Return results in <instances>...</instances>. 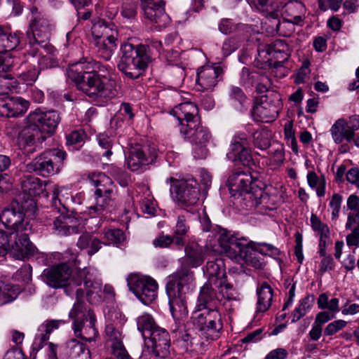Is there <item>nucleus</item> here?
Listing matches in <instances>:
<instances>
[{
	"label": "nucleus",
	"instance_id": "nucleus-30",
	"mask_svg": "<svg viewBox=\"0 0 359 359\" xmlns=\"http://www.w3.org/2000/svg\"><path fill=\"white\" fill-rule=\"evenodd\" d=\"M197 243H191L185 248V256L182 258V265L196 268L202 264L206 251Z\"/></svg>",
	"mask_w": 359,
	"mask_h": 359
},
{
	"label": "nucleus",
	"instance_id": "nucleus-54",
	"mask_svg": "<svg viewBox=\"0 0 359 359\" xmlns=\"http://www.w3.org/2000/svg\"><path fill=\"white\" fill-rule=\"evenodd\" d=\"M104 238L110 243L118 244L122 243L126 236L124 232L119 229H107L104 231Z\"/></svg>",
	"mask_w": 359,
	"mask_h": 359
},
{
	"label": "nucleus",
	"instance_id": "nucleus-16",
	"mask_svg": "<svg viewBox=\"0 0 359 359\" xmlns=\"http://www.w3.org/2000/svg\"><path fill=\"white\" fill-rule=\"evenodd\" d=\"M59 188L55 187L53 197V207L49 212V219L53 220V230L59 235L66 236L74 231V228L69 224L72 219L65 213L66 208L62 205V208H57V203L60 204V200L58 198Z\"/></svg>",
	"mask_w": 359,
	"mask_h": 359
},
{
	"label": "nucleus",
	"instance_id": "nucleus-47",
	"mask_svg": "<svg viewBox=\"0 0 359 359\" xmlns=\"http://www.w3.org/2000/svg\"><path fill=\"white\" fill-rule=\"evenodd\" d=\"M107 344L111 348V354H113L117 358L132 359L126 350L121 337L116 339V340L114 339L111 341H109Z\"/></svg>",
	"mask_w": 359,
	"mask_h": 359
},
{
	"label": "nucleus",
	"instance_id": "nucleus-26",
	"mask_svg": "<svg viewBox=\"0 0 359 359\" xmlns=\"http://www.w3.org/2000/svg\"><path fill=\"white\" fill-rule=\"evenodd\" d=\"M88 318H86L81 320H74L72 329L77 338L90 342L94 341L97 335V331L95 326L96 318L91 310L88 311Z\"/></svg>",
	"mask_w": 359,
	"mask_h": 359
},
{
	"label": "nucleus",
	"instance_id": "nucleus-5",
	"mask_svg": "<svg viewBox=\"0 0 359 359\" xmlns=\"http://www.w3.org/2000/svg\"><path fill=\"white\" fill-rule=\"evenodd\" d=\"M282 105L281 96L278 92H268L257 99L251 114L256 121L271 122L278 117Z\"/></svg>",
	"mask_w": 359,
	"mask_h": 359
},
{
	"label": "nucleus",
	"instance_id": "nucleus-13",
	"mask_svg": "<svg viewBox=\"0 0 359 359\" xmlns=\"http://www.w3.org/2000/svg\"><path fill=\"white\" fill-rule=\"evenodd\" d=\"M71 267L66 262L53 265L43 271L44 280L53 288H75L72 279L74 274Z\"/></svg>",
	"mask_w": 359,
	"mask_h": 359
},
{
	"label": "nucleus",
	"instance_id": "nucleus-35",
	"mask_svg": "<svg viewBox=\"0 0 359 359\" xmlns=\"http://www.w3.org/2000/svg\"><path fill=\"white\" fill-rule=\"evenodd\" d=\"M21 189L31 197L39 196L45 190V184L37 177L25 175L21 179Z\"/></svg>",
	"mask_w": 359,
	"mask_h": 359
},
{
	"label": "nucleus",
	"instance_id": "nucleus-53",
	"mask_svg": "<svg viewBox=\"0 0 359 359\" xmlns=\"http://www.w3.org/2000/svg\"><path fill=\"white\" fill-rule=\"evenodd\" d=\"M4 72L0 69V95L8 94L13 86V77L11 74Z\"/></svg>",
	"mask_w": 359,
	"mask_h": 359
},
{
	"label": "nucleus",
	"instance_id": "nucleus-28",
	"mask_svg": "<svg viewBox=\"0 0 359 359\" xmlns=\"http://www.w3.org/2000/svg\"><path fill=\"white\" fill-rule=\"evenodd\" d=\"M24 214L14 209H5L0 214L1 222L7 228L15 232L26 231L27 223L25 222Z\"/></svg>",
	"mask_w": 359,
	"mask_h": 359
},
{
	"label": "nucleus",
	"instance_id": "nucleus-50",
	"mask_svg": "<svg viewBox=\"0 0 359 359\" xmlns=\"http://www.w3.org/2000/svg\"><path fill=\"white\" fill-rule=\"evenodd\" d=\"M311 224L312 229L318 233L320 238L330 236V231L327 225L323 223L320 218L315 214L311 215Z\"/></svg>",
	"mask_w": 359,
	"mask_h": 359
},
{
	"label": "nucleus",
	"instance_id": "nucleus-23",
	"mask_svg": "<svg viewBox=\"0 0 359 359\" xmlns=\"http://www.w3.org/2000/svg\"><path fill=\"white\" fill-rule=\"evenodd\" d=\"M28 121L36 125L41 130L48 134H53L60 122L59 113L55 110L42 111L36 109L29 114Z\"/></svg>",
	"mask_w": 359,
	"mask_h": 359
},
{
	"label": "nucleus",
	"instance_id": "nucleus-18",
	"mask_svg": "<svg viewBox=\"0 0 359 359\" xmlns=\"http://www.w3.org/2000/svg\"><path fill=\"white\" fill-rule=\"evenodd\" d=\"M231 150L227 154L228 158L233 161H238L243 165L249 166L252 161L251 150L249 148L248 135L243 132L236 133L231 142Z\"/></svg>",
	"mask_w": 359,
	"mask_h": 359
},
{
	"label": "nucleus",
	"instance_id": "nucleus-58",
	"mask_svg": "<svg viewBox=\"0 0 359 359\" xmlns=\"http://www.w3.org/2000/svg\"><path fill=\"white\" fill-rule=\"evenodd\" d=\"M189 230V226L184 215H179L174 229V235L186 236Z\"/></svg>",
	"mask_w": 359,
	"mask_h": 359
},
{
	"label": "nucleus",
	"instance_id": "nucleus-11",
	"mask_svg": "<svg viewBox=\"0 0 359 359\" xmlns=\"http://www.w3.org/2000/svg\"><path fill=\"white\" fill-rule=\"evenodd\" d=\"M180 132L194 146V153L196 158H205L207 156L206 146L210 142L212 135L209 130L201 125V120H199L198 126L195 127H186L182 125L180 128Z\"/></svg>",
	"mask_w": 359,
	"mask_h": 359
},
{
	"label": "nucleus",
	"instance_id": "nucleus-1",
	"mask_svg": "<svg viewBox=\"0 0 359 359\" xmlns=\"http://www.w3.org/2000/svg\"><path fill=\"white\" fill-rule=\"evenodd\" d=\"M102 68L100 62L90 58L72 65L67 75L77 89L89 97L111 99L118 94L116 83L100 74Z\"/></svg>",
	"mask_w": 359,
	"mask_h": 359
},
{
	"label": "nucleus",
	"instance_id": "nucleus-45",
	"mask_svg": "<svg viewBox=\"0 0 359 359\" xmlns=\"http://www.w3.org/2000/svg\"><path fill=\"white\" fill-rule=\"evenodd\" d=\"M314 300L313 295H308L302 299L299 306L293 311L292 322L296 323L304 316L307 311L313 306Z\"/></svg>",
	"mask_w": 359,
	"mask_h": 359
},
{
	"label": "nucleus",
	"instance_id": "nucleus-12",
	"mask_svg": "<svg viewBox=\"0 0 359 359\" xmlns=\"http://www.w3.org/2000/svg\"><path fill=\"white\" fill-rule=\"evenodd\" d=\"M127 283L130 290L144 304L151 303L157 297L158 284L151 277L130 274Z\"/></svg>",
	"mask_w": 359,
	"mask_h": 359
},
{
	"label": "nucleus",
	"instance_id": "nucleus-59",
	"mask_svg": "<svg viewBox=\"0 0 359 359\" xmlns=\"http://www.w3.org/2000/svg\"><path fill=\"white\" fill-rule=\"evenodd\" d=\"M39 69L54 68L58 66L57 60L53 55H43L38 62Z\"/></svg>",
	"mask_w": 359,
	"mask_h": 359
},
{
	"label": "nucleus",
	"instance_id": "nucleus-14",
	"mask_svg": "<svg viewBox=\"0 0 359 359\" xmlns=\"http://www.w3.org/2000/svg\"><path fill=\"white\" fill-rule=\"evenodd\" d=\"M173 182L170 191L180 203L187 205H194L199 201L200 191L198 184L194 178L175 180L169 179Z\"/></svg>",
	"mask_w": 359,
	"mask_h": 359
},
{
	"label": "nucleus",
	"instance_id": "nucleus-55",
	"mask_svg": "<svg viewBox=\"0 0 359 359\" xmlns=\"http://www.w3.org/2000/svg\"><path fill=\"white\" fill-rule=\"evenodd\" d=\"M240 24H236L231 20L224 18L219 23V30L224 34H230L235 32L239 27Z\"/></svg>",
	"mask_w": 359,
	"mask_h": 359
},
{
	"label": "nucleus",
	"instance_id": "nucleus-31",
	"mask_svg": "<svg viewBox=\"0 0 359 359\" xmlns=\"http://www.w3.org/2000/svg\"><path fill=\"white\" fill-rule=\"evenodd\" d=\"M169 299L170 311L173 317L184 318L188 311L187 307L186 292L166 291Z\"/></svg>",
	"mask_w": 359,
	"mask_h": 359
},
{
	"label": "nucleus",
	"instance_id": "nucleus-64",
	"mask_svg": "<svg viewBox=\"0 0 359 359\" xmlns=\"http://www.w3.org/2000/svg\"><path fill=\"white\" fill-rule=\"evenodd\" d=\"M309 62H304L298 70L295 77V82L297 83H303L309 78L311 72L309 68Z\"/></svg>",
	"mask_w": 359,
	"mask_h": 359
},
{
	"label": "nucleus",
	"instance_id": "nucleus-49",
	"mask_svg": "<svg viewBox=\"0 0 359 359\" xmlns=\"http://www.w3.org/2000/svg\"><path fill=\"white\" fill-rule=\"evenodd\" d=\"M98 144L101 151L99 154L105 156L110 157L112 154L111 148L113 146L112 140L105 134H100L97 137Z\"/></svg>",
	"mask_w": 359,
	"mask_h": 359
},
{
	"label": "nucleus",
	"instance_id": "nucleus-40",
	"mask_svg": "<svg viewBox=\"0 0 359 359\" xmlns=\"http://www.w3.org/2000/svg\"><path fill=\"white\" fill-rule=\"evenodd\" d=\"M20 43V34L5 32L0 27V53L14 50Z\"/></svg>",
	"mask_w": 359,
	"mask_h": 359
},
{
	"label": "nucleus",
	"instance_id": "nucleus-61",
	"mask_svg": "<svg viewBox=\"0 0 359 359\" xmlns=\"http://www.w3.org/2000/svg\"><path fill=\"white\" fill-rule=\"evenodd\" d=\"M258 77V74L252 72L249 68L243 67L241 72V82L244 85L252 84Z\"/></svg>",
	"mask_w": 359,
	"mask_h": 359
},
{
	"label": "nucleus",
	"instance_id": "nucleus-7",
	"mask_svg": "<svg viewBox=\"0 0 359 359\" xmlns=\"http://www.w3.org/2000/svg\"><path fill=\"white\" fill-rule=\"evenodd\" d=\"M192 320L194 325L211 339H216L223 327L221 315L215 308L197 309L193 313Z\"/></svg>",
	"mask_w": 359,
	"mask_h": 359
},
{
	"label": "nucleus",
	"instance_id": "nucleus-15",
	"mask_svg": "<svg viewBox=\"0 0 359 359\" xmlns=\"http://www.w3.org/2000/svg\"><path fill=\"white\" fill-rule=\"evenodd\" d=\"M157 157V151L149 145H135L132 147L126 157L128 168L133 172L143 170L154 162Z\"/></svg>",
	"mask_w": 359,
	"mask_h": 359
},
{
	"label": "nucleus",
	"instance_id": "nucleus-48",
	"mask_svg": "<svg viewBox=\"0 0 359 359\" xmlns=\"http://www.w3.org/2000/svg\"><path fill=\"white\" fill-rule=\"evenodd\" d=\"M67 353L71 358H75L80 356L86 351V346L79 341L76 339L72 338L66 343Z\"/></svg>",
	"mask_w": 359,
	"mask_h": 359
},
{
	"label": "nucleus",
	"instance_id": "nucleus-63",
	"mask_svg": "<svg viewBox=\"0 0 359 359\" xmlns=\"http://www.w3.org/2000/svg\"><path fill=\"white\" fill-rule=\"evenodd\" d=\"M86 135L82 130H74L66 135L67 144L69 145L76 144L82 142Z\"/></svg>",
	"mask_w": 359,
	"mask_h": 359
},
{
	"label": "nucleus",
	"instance_id": "nucleus-6",
	"mask_svg": "<svg viewBox=\"0 0 359 359\" xmlns=\"http://www.w3.org/2000/svg\"><path fill=\"white\" fill-rule=\"evenodd\" d=\"M251 6L262 12L273 13L283 9V14L290 18L288 20H294V22L302 20L305 13L304 4L297 0H290L283 6L280 0H247Z\"/></svg>",
	"mask_w": 359,
	"mask_h": 359
},
{
	"label": "nucleus",
	"instance_id": "nucleus-8",
	"mask_svg": "<svg viewBox=\"0 0 359 359\" xmlns=\"http://www.w3.org/2000/svg\"><path fill=\"white\" fill-rule=\"evenodd\" d=\"M30 12L32 17L26 33L27 39L30 40L31 43L47 41L54 29L53 24L48 16L39 11L36 6L31 7Z\"/></svg>",
	"mask_w": 359,
	"mask_h": 359
},
{
	"label": "nucleus",
	"instance_id": "nucleus-29",
	"mask_svg": "<svg viewBox=\"0 0 359 359\" xmlns=\"http://www.w3.org/2000/svg\"><path fill=\"white\" fill-rule=\"evenodd\" d=\"M194 273L187 266L182 267L170 276L166 285V291L186 292L184 286L192 281Z\"/></svg>",
	"mask_w": 359,
	"mask_h": 359
},
{
	"label": "nucleus",
	"instance_id": "nucleus-2",
	"mask_svg": "<svg viewBox=\"0 0 359 359\" xmlns=\"http://www.w3.org/2000/svg\"><path fill=\"white\" fill-rule=\"evenodd\" d=\"M122 55L118 64V69L128 78H139L147 67L151 59L144 45L126 43L121 46Z\"/></svg>",
	"mask_w": 359,
	"mask_h": 359
},
{
	"label": "nucleus",
	"instance_id": "nucleus-9",
	"mask_svg": "<svg viewBox=\"0 0 359 359\" xmlns=\"http://www.w3.org/2000/svg\"><path fill=\"white\" fill-rule=\"evenodd\" d=\"M72 283L75 289L81 287L83 290L90 304H98L102 302V283L94 278L88 268L76 269Z\"/></svg>",
	"mask_w": 359,
	"mask_h": 359
},
{
	"label": "nucleus",
	"instance_id": "nucleus-3",
	"mask_svg": "<svg viewBox=\"0 0 359 359\" xmlns=\"http://www.w3.org/2000/svg\"><path fill=\"white\" fill-rule=\"evenodd\" d=\"M88 179L96 187L95 191V203L88 207L92 216L102 215L112 203V195L116 186L111 179L102 172H93L88 175Z\"/></svg>",
	"mask_w": 359,
	"mask_h": 359
},
{
	"label": "nucleus",
	"instance_id": "nucleus-34",
	"mask_svg": "<svg viewBox=\"0 0 359 359\" xmlns=\"http://www.w3.org/2000/svg\"><path fill=\"white\" fill-rule=\"evenodd\" d=\"M215 290L212 288L210 283H205L200 290L199 295L197 299V309H204L205 308L217 309L218 302Z\"/></svg>",
	"mask_w": 359,
	"mask_h": 359
},
{
	"label": "nucleus",
	"instance_id": "nucleus-4",
	"mask_svg": "<svg viewBox=\"0 0 359 359\" xmlns=\"http://www.w3.org/2000/svg\"><path fill=\"white\" fill-rule=\"evenodd\" d=\"M66 158V152L58 148L47 149L27 163L26 170L43 177L52 176L60 172Z\"/></svg>",
	"mask_w": 359,
	"mask_h": 359
},
{
	"label": "nucleus",
	"instance_id": "nucleus-39",
	"mask_svg": "<svg viewBox=\"0 0 359 359\" xmlns=\"http://www.w3.org/2000/svg\"><path fill=\"white\" fill-rule=\"evenodd\" d=\"M77 246L81 250L88 249V255H92L102 248V242L93 234L85 232L79 238Z\"/></svg>",
	"mask_w": 359,
	"mask_h": 359
},
{
	"label": "nucleus",
	"instance_id": "nucleus-33",
	"mask_svg": "<svg viewBox=\"0 0 359 359\" xmlns=\"http://www.w3.org/2000/svg\"><path fill=\"white\" fill-rule=\"evenodd\" d=\"M15 241L11 244V250L18 254L21 257H27L33 255L36 248L30 242L28 234L25 231L15 232Z\"/></svg>",
	"mask_w": 359,
	"mask_h": 359
},
{
	"label": "nucleus",
	"instance_id": "nucleus-21",
	"mask_svg": "<svg viewBox=\"0 0 359 359\" xmlns=\"http://www.w3.org/2000/svg\"><path fill=\"white\" fill-rule=\"evenodd\" d=\"M163 0H141V8L144 16L151 22L156 23L159 27H165L170 22V17L165 11Z\"/></svg>",
	"mask_w": 359,
	"mask_h": 359
},
{
	"label": "nucleus",
	"instance_id": "nucleus-36",
	"mask_svg": "<svg viewBox=\"0 0 359 359\" xmlns=\"http://www.w3.org/2000/svg\"><path fill=\"white\" fill-rule=\"evenodd\" d=\"M273 289L266 282H263L257 288V312H265L270 308L273 300Z\"/></svg>",
	"mask_w": 359,
	"mask_h": 359
},
{
	"label": "nucleus",
	"instance_id": "nucleus-52",
	"mask_svg": "<svg viewBox=\"0 0 359 359\" xmlns=\"http://www.w3.org/2000/svg\"><path fill=\"white\" fill-rule=\"evenodd\" d=\"M109 22L104 19L95 22L91 27V34L93 39H100L105 31L109 30Z\"/></svg>",
	"mask_w": 359,
	"mask_h": 359
},
{
	"label": "nucleus",
	"instance_id": "nucleus-46",
	"mask_svg": "<svg viewBox=\"0 0 359 359\" xmlns=\"http://www.w3.org/2000/svg\"><path fill=\"white\" fill-rule=\"evenodd\" d=\"M252 140L256 147L266 149L270 146L271 135L267 130L261 129L253 133Z\"/></svg>",
	"mask_w": 359,
	"mask_h": 359
},
{
	"label": "nucleus",
	"instance_id": "nucleus-32",
	"mask_svg": "<svg viewBox=\"0 0 359 359\" xmlns=\"http://www.w3.org/2000/svg\"><path fill=\"white\" fill-rule=\"evenodd\" d=\"M29 106V102L21 97L13 99L0 105V114L6 117H17L24 114Z\"/></svg>",
	"mask_w": 359,
	"mask_h": 359
},
{
	"label": "nucleus",
	"instance_id": "nucleus-22",
	"mask_svg": "<svg viewBox=\"0 0 359 359\" xmlns=\"http://www.w3.org/2000/svg\"><path fill=\"white\" fill-rule=\"evenodd\" d=\"M268 55L266 62L270 67L278 68L281 67L290 56L291 50L289 45L282 39H277L267 45L265 50L261 53Z\"/></svg>",
	"mask_w": 359,
	"mask_h": 359
},
{
	"label": "nucleus",
	"instance_id": "nucleus-38",
	"mask_svg": "<svg viewBox=\"0 0 359 359\" xmlns=\"http://www.w3.org/2000/svg\"><path fill=\"white\" fill-rule=\"evenodd\" d=\"M205 271L208 276L210 282H213L215 285L219 280H224L225 277L224 264L222 259H216L213 261H208L205 266Z\"/></svg>",
	"mask_w": 359,
	"mask_h": 359
},
{
	"label": "nucleus",
	"instance_id": "nucleus-42",
	"mask_svg": "<svg viewBox=\"0 0 359 359\" xmlns=\"http://www.w3.org/2000/svg\"><path fill=\"white\" fill-rule=\"evenodd\" d=\"M137 326L138 330L145 339H147V336L153 332L154 330L160 327L155 322L153 316L147 313L137 317Z\"/></svg>",
	"mask_w": 359,
	"mask_h": 359
},
{
	"label": "nucleus",
	"instance_id": "nucleus-44",
	"mask_svg": "<svg viewBox=\"0 0 359 359\" xmlns=\"http://www.w3.org/2000/svg\"><path fill=\"white\" fill-rule=\"evenodd\" d=\"M229 97L235 107L242 111L248 104V100L243 90L237 86H231L229 91Z\"/></svg>",
	"mask_w": 359,
	"mask_h": 359
},
{
	"label": "nucleus",
	"instance_id": "nucleus-25",
	"mask_svg": "<svg viewBox=\"0 0 359 359\" xmlns=\"http://www.w3.org/2000/svg\"><path fill=\"white\" fill-rule=\"evenodd\" d=\"M252 195H249V200L252 201V205L257 207L262 205L264 208L273 210L278 204V196L276 191L272 186H258L255 188Z\"/></svg>",
	"mask_w": 359,
	"mask_h": 359
},
{
	"label": "nucleus",
	"instance_id": "nucleus-20",
	"mask_svg": "<svg viewBox=\"0 0 359 359\" xmlns=\"http://www.w3.org/2000/svg\"><path fill=\"white\" fill-rule=\"evenodd\" d=\"M25 126L21 129L18 136L19 146L28 153L35 151L36 144L42 143L46 137L40 131V128L28 121V116L25 119Z\"/></svg>",
	"mask_w": 359,
	"mask_h": 359
},
{
	"label": "nucleus",
	"instance_id": "nucleus-43",
	"mask_svg": "<svg viewBox=\"0 0 359 359\" xmlns=\"http://www.w3.org/2000/svg\"><path fill=\"white\" fill-rule=\"evenodd\" d=\"M93 43L100 56L105 60L111 58L117 46L116 41L104 39H93Z\"/></svg>",
	"mask_w": 359,
	"mask_h": 359
},
{
	"label": "nucleus",
	"instance_id": "nucleus-56",
	"mask_svg": "<svg viewBox=\"0 0 359 359\" xmlns=\"http://www.w3.org/2000/svg\"><path fill=\"white\" fill-rule=\"evenodd\" d=\"M347 325V322L344 320H337L329 323L324 330L325 336H332L339 331L344 329Z\"/></svg>",
	"mask_w": 359,
	"mask_h": 359
},
{
	"label": "nucleus",
	"instance_id": "nucleus-37",
	"mask_svg": "<svg viewBox=\"0 0 359 359\" xmlns=\"http://www.w3.org/2000/svg\"><path fill=\"white\" fill-rule=\"evenodd\" d=\"M330 133L334 142L339 144L344 140L349 141L351 139L352 130L348 129L347 123L344 118H339L332 126Z\"/></svg>",
	"mask_w": 359,
	"mask_h": 359
},
{
	"label": "nucleus",
	"instance_id": "nucleus-24",
	"mask_svg": "<svg viewBox=\"0 0 359 359\" xmlns=\"http://www.w3.org/2000/svg\"><path fill=\"white\" fill-rule=\"evenodd\" d=\"M178 120L180 128L182 125L186 127H195L198 126L201 117L198 115L197 106L191 102H186L175 106L171 111Z\"/></svg>",
	"mask_w": 359,
	"mask_h": 359
},
{
	"label": "nucleus",
	"instance_id": "nucleus-60",
	"mask_svg": "<svg viewBox=\"0 0 359 359\" xmlns=\"http://www.w3.org/2000/svg\"><path fill=\"white\" fill-rule=\"evenodd\" d=\"M9 235L5 231L0 229V256H4L11 250Z\"/></svg>",
	"mask_w": 359,
	"mask_h": 359
},
{
	"label": "nucleus",
	"instance_id": "nucleus-10",
	"mask_svg": "<svg viewBox=\"0 0 359 359\" xmlns=\"http://www.w3.org/2000/svg\"><path fill=\"white\" fill-rule=\"evenodd\" d=\"M221 252L236 262L247 261L249 249L245 239H239L231 235L226 229L219 231L217 238Z\"/></svg>",
	"mask_w": 359,
	"mask_h": 359
},
{
	"label": "nucleus",
	"instance_id": "nucleus-27",
	"mask_svg": "<svg viewBox=\"0 0 359 359\" xmlns=\"http://www.w3.org/2000/svg\"><path fill=\"white\" fill-rule=\"evenodd\" d=\"M223 69L219 66H205L198 70L196 83L201 90H212L222 75Z\"/></svg>",
	"mask_w": 359,
	"mask_h": 359
},
{
	"label": "nucleus",
	"instance_id": "nucleus-62",
	"mask_svg": "<svg viewBox=\"0 0 359 359\" xmlns=\"http://www.w3.org/2000/svg\"><path fill=\"white\" fill-rule=\"evenodd\" d=\"M64 323L62 320H52L46 321L45 323L42 324L39 330L41 331L43 334H47L49 337L50 333L55 329H57L60 324Z\"/></svg>",
	"mask_w": 359,
	"mask_h": 359
},
{
	"label": "nucleus",
	"instance_id": "nucleus-17",
	"mask_svg": "<svg viewBox=\"0 0 359 359\" xmlns=\"http://www.w3.org/2000/svg\"><path fill=\"white\" fill-rule=\"evenodd\" d=\"M229 185L232 191L245 193L246 198L252 195L255 188L264 186V182L259 180L257 176L250 172L237 170L233 172L228 179Z\"/></svg>",
	"mask_w": 359,
	"mask_h": 359
},
{
	"label": "nucleus",
	"instance_id": "nucleus-57",
	"mask_svg": "<svg viewBox=\"0 0 359 359\" xmlns=\"http://www.w3.org/2000/svg\"><path fill=\"white\" fill-rule=\"evenodd\" d=\"M4 9L10 15L18 16L22 13L23 6L19 0H7L4 5Z\"/></svg>",
	"mask_w": 359,
	"mask_h": 359
},
{
	"label": "nucleus",
	"instance_id": "nucleus-41",
	"mask_svg": "<svg viewBox=\"0 0 359 359\" xmlns=\"http://www.w3.org/2000/svg\"><path fill=\"white\" fill-rule=\"evenodd\" d=\"M76 296V302L74 303L72 309H71L69 317L74 320H81L82 319L88 318V312L86 313L83 310L84 304L83 299L84 297V291L81 287L76 288L75 290Z\"/></svg>",
	"mask_w": 359,
	"mask_h": 359
},
{
	"label": "nucleus",
	"instance_id": "nucleus-51",
	"mask_svg": "<svg viewBox=\"0 0 359 359\" xmlns=\"http://www.w3.org/2000/svg\"><path fill=\"white\" fill-rule=\"evenodd\" d=\"M137 4L135 0H126L122 4L121 14L127 19H133L137 15Z\"/></svg>",
	"mask_w": 359,
	"mask_h": 359
},
{
	"label": "nucleus",
	"instance_id": "nucleus-19",
	"mask_svg": "<svg viewBox=\"0 0 359 359\" xmlns=\"http://www.w3.org/2000/svg\"><path fill=\"white\" fill-rule=\"evenodd\" d=\"M147 348L155 358H165L170 354V337L168 332L159 327L147 337Z\"/></svg>",
	"mask_w": 359,
	"mask_h": 359
}]
</instances>
